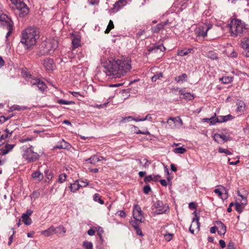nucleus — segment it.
I'll return each instance as SVG.
<instances>
[{
	"mask_svg": "<svg viewBox=\"0 0 249 249\" xmlns=\"http://www.w3.org/2000/svg\"><path fill=\"white\" fill-rule=\"evenodd\" d=\"M131 61L128 58H124L109 61L104 65V71L111 78H121L131 69Z\"/></svg>",
	"mask_w": 249,
	"mask_h": 249,
	"instance_id": "f257e3e1",
	"label": "nucleus"
},
{
	"mask_svg": "<svg viewBox=\"0 0 249 249\" xmlns=\"http://www.w3.org/2000/svg\"><path fill=\"white\" fill-rule=\"evenodd\" d=\"M39 37L38 29L35 27H29L22 32L20 42L29 49L36 45Z\"/></svg>",
	"mask_w": 249,
	"mask_h": 249,
	"instance_id": "f03ea898",
	"label": "nucleus"
},
{
	"mask_svg": "<svg viewBox=\"0 0 249 249\" xmlns=\"http://www.w3.org/2000/svg\"><path fill=\"white\" fill-rule=\"evenodd\" d=\"M231 35L234 36H241L244 34L249 32L248 25L241 19L233 18L229 24Z\"/></svg>",
	"mask_w": 249,
	"mask_h": 249,
	"instance_id": "7ed1b4c3",
	"label": "nucleus"
},
{
	"mask_svg": "<svg viewBox=\"0 0 249 249\" xmlns=\"http://www.w3.org/2000/svg\"><path fill=\"white\" fill-rule=\"evenodd\" d=\"M11 2L10 7L16 9L18 12L20 17H23L29 12V9L27 5L23 2V0H10Z\"/></svg>",
	"mask_w": 249,
	"mask_h": 249,
	"instance_id": "20e7f679",
	"label": "nucleus"
},
{
	"mask_svg": "<svg viewBox=\"0 0 249 249\" xmlns=\"http://www.w3.org/2000/svg\"><path fill=\"white\" fill-rule=\"evenodd\" d=\"M23 158L27 160L28 162H34L39 158V155L36 152L34 151V147L31 146L26 149L22 155Z\"/></svg>",
	"mask_w": 249,
	"mask_h": 249,
	"instance_id": "39448f33",
	"label": "nucleus"
},
{
	"mask_svg": "<svg viewBox=\"0 0 249 249\" xmlns=\"http://www.w3.org/2000/svg\"><path fill=\"white\" fill-rule=\"evenodd\" d=\"M43 45L44 46L43 54H51L57 47L58 42L54 39L48 40L45 41Z\"/></svg>",
	"mask_w": 249,
	"mask_h": 249,
	"instance_id": "423d86ee",
	"label": "nucleus"
},
{
	"mask_svg": "<svg viewBox=\"0 0 249 249\" xmlns=\"http://www.w3.org/2000/svg\"><path fill=\"white\" fill-rule=\"evenodd\" d=\"M56 229H58L61 230V231L64 234L66 232V230L64 227L62 225H60L57 228H54L53 226H51L48 229L41 231V234L44 235L45 237H49L53 235L54 233L58 232V231H56Z\"/></svg>",
	"mask_w": 249,
	"mask_h": 249,
	"instance_id": "0eeeda50",
	"label": "nucleus"
},
{
	"mask_svg": "<svg viewBox=\"0 0 249 249\" xmlns=\"http://www.w3.org/2000/svg\"><path fill=\"white\" fill-rule=\"evenodd\" d=\"M152 209V210L156 209L154 212L155 214H160L165 213L168 209V207L164 205L162 201L157 200L153 203Z\"/></svg>",
	"mask_w": 249,
	"mask_h": 249,
	"instance_id": "6e6552de",
	"label": "nucleus"
},
{
	"mask_svg": "<svg viewBox=\"0 0 249 249\" xmlns=\"http://www.w3.org/2000/svg\"><path fill=\"white\" fill-rule=\"evenodd\" d=\"M211 25L204 24L200 26L196 31V34L197 36L205 37L207 35L208 31L212 28Z\"/></svg>",
	"mask_w": 249,
	"mask_h": 249,
	"instance_id": "1a4fd4ad",
	"label": "nucleus"
},
{
	"mask_svg": "<svg viewBox=\"0 0 249 249\" xmlns=\"http://www.w3.org/2000/svg\"><path fill=\"white\" fill-rule=\"evenodd\" d=\"M193 214L195 215V217L193 219L192 223L189 228V231L192 233H194L195 230L199 231L200 228V224L199 222V217L197 215L196 211L193 213Z\"/></svg>",
	"mask_w": 249,
	"mask_h": 249,
	"instance_id": "9d476101",
	"label": "nucleus"
},
{
	"mask_svg": "<svg viewBox=\"0 0 249 249\" xmlns=\"http://www.w3.org/2000/svg\"><path fill=\"white\" fill-rule=\"evenodd\" d=\"M166 123L171 126L172 128H174L176 125L180 127L183 125L182 120L179 117H170Z\"/></svg>",
	"mask_w": 249,
	"mask_h": 249,
	"instance_id": "9b49d317",
	"label": "nucleus"
},
{
	"mask_svg": "<svg viewBox=\"0 0 249 249\" xmlns=\"http://www.w3.org/2000/svg\"><path fill=\"white\" fill-rule=\"evenodd\" d=\"M0 23L4 28L9 27V26H13V22L5 14H1L0 16Z\"/></svg>",
	"mask_w": 249,
	"mask_h": 249,
	"instance_id": "f8f14e48",
	"label": "nucleus"
},
{
	"mask_svg": "<svg viewBox=\"0 0 249 249\" xmlns=\"http://www.w3.org/2000/svg\"><path fill=\"white\" fill-rule=\"evenodd\" d=\"M33 211L31 209L27 210L25 213L22 214L21 218L24 224L26 225H30L32 223V220L30 216L33 213Z\"/></svg>",
	"mask_w": 249,
	"mask_h": 249,
	"instance_id": "ddd939ff",
	"label": "nucleus"
},
{
	"mask_svg": "<svg viewBox=\"0 0 249 249\" xmlns=\"http://www.w3.org/2000/svg\"><path fill=\"white\" fill-rule=\"evenodd\" d=\"M165 49V48L162 45H158L155 44L153 47L148 49V51L150 53H159L161 54H163Z\"/></svg>",
	"mask_w": 249,
	"mask_h": 249,
	"instance_id": "4468645a",
	"label": "nucleus"
},
{
	"mask_svg": "<svg viewBox=\"0 0 249 249\" xmlns=\"http://www.w3.org/2000/svg\"><path fill=\"white\" fill-rule=\"evenodd\" d=\"M32 86H36L41 92L44 91L47 88L44 82L39 79H34L31 81Z\"/></svg>",
	"mask_w": 249,
	"mask_h": 249,
	"instance_id": "2eb2a0df",
	"label": "nucleus"
},
{
	"mask_svg": "<svg viewBox=\"0 0 249 249\" xmlns=\"http://www.w3.org/2000/svg\"><path fill=\"white\" fill-rule=\"evenodd\" d=\"M174 90L178 91V94L180 95V97L181 98H183L188 100H191L194 98L193 95L189 92H185L184 90L182 89H180L178 88L177 89H175Z\"/></svg>",
	"mask_w": 249,
	"mask_h": 249,
	"instance_id": "dca6fc26",
	"label": "nucleus"
},
{
	"mask_svg": "<svg viewBox=\"0 0 249 249\" xmlns=\"http://www.w3.org/2000/svg\"><path fill=\"white\" fill-rule=\"evenodd\" d=\"M133 217L136 220L141 222H143V217L142 211L139 208H135L133 212Z\"/></svg>",
	"mask_w": 249,
	"mask_h": 249,
	"instance_id": "f3484780",
	"label": "nucleus"
},
{
	"mask_svg": "<svg viewBox=\"0 0 249 249\" xmlns=\"http://www.w3.org/2000/svg\"><path fill=\"white\" fill-rule=\"evenodd\" d=\"M217 232L219 235H224L226 232V226L220 221H216Z\"/></svg>",
	"mask_w": 249,
	"mask_h": 249,
	"instance_id": "a211bd4d",
	"label": "nucleus"
},
{
	"mask_svg": "<svg viewBox=\"0 0 249 249\" xmlns=\"http://www.w3.org/2000/svg\"><path fill=\"white\" fill-rule=\"evenodd\" d=\"M127 0H119L117 1L113 5L112 10L114 12H116L121 9L124 6L126 5Z\"/></svg>",
	"mask_w": 249,
	"mask_h": 249,
	"instance_id": "6ab92c4d",
	"label": "nucleus"
},
{
	"mask_svg": "<svg viewBox=\"0 0 249 249\" xmlns=\"http://www.w3.org/2000/svg\"><path fill=\"white\" fill-rule=\"evenodd\" d=\"M71 145L68 142H66L64 140H62L57 145L54 147V149H70Z\"/></svg>",
	"mask_w": 249,
	"mask_h": 249,
	"instance_id": "aec40b11",
	"label": "nucleus"
},
{
	"mask_svg": "<svg viewBox=\"0 0 249 249\" xmlns=\"http://www.w3.org/2000/svg\"><path fill=\"white\" fill-rule=\"evenodd\" d=\"M168 23V21L167 20L157 24L156 26H154L151 29L152 32L154 33H159L161 29H163L165 26L167 25Z\"/></svg>",
	"mask_w": 249,
	"mask_h": 249,
	"instance_id": "412c9836",
	"label": "nucleus"
},
{
	"mask_svg": "<svg viewBox=\"0 0 249 249\" xmlns=\"http://www.w3.org/2000/svg\"><path fill=\"white\" fill-rule=\"evenodd\" d=\"M15 146L14 144H6L3 148L0 149V156L7 154Z\"/></svg>",
	"mask_w": 249,
	"mask_h": 249,
	"instance_id": "4be33fe9",
	"label": "nucleus"
},
{
	"mask_svg": "<svg viewBox=\"0 0 249 249\" xmlns=\"http://www.w3.org/2000/svg\"><path fill=\"white\" fill-rule=\"evenodd\" d=\"M53 61L51 58L46 59L44 62V67L48 71H52L53 69Z\"/></svg>",
	"mask_w": 249,
	"mask_h": 249,
	"instance_id": "5701e85b",
	"label": "nucleus"
},
{
	"mask_svg": "<svg viewBox=\"0 0 249 249\" xmlns=\"http://www.w3.org/2000/svg\"><path fill=\"white\" fill-rule=\"evenodd\" d=\"M81 40L79 36H74L72 40V49H75L80 45Z\"/></svg>",
	"mask_w": 249,
	"mask_h": 249,
	"instance_id": "b1692460",
	"label": "nucleus"
},
{
	"mask_svg": "<svg viewBox=\"0 0 249 249\" xmlns=\"http://www.w3.org/2000/svg\"><path fill=\"white\" fill-rule=\"evenodd\" d=\"M241 47L246 51H249V37L244 38L241 41Z\"/></svg>",
	"mask_w": 249,
	"mask_h": 249,
	"instance_id": "393cba45",
	"label": "nucleus"
},
{
	"mask_svg": "<svg viewBox=\"0 0 249 249\" xmlns=\"http://www.w3.org/2000/svg\"><path fill=\"white\" fill-rule=\"evenodd\" d=\"M236 105L237 106L236 111L238 112H243L246 107L245 104L241 100H238L236 102Z\"/></svg>",
	"mask_w": 249,
	"mask_h": 249,
	"instance_id": "a878e982",
	"label": "nucleus"
},
{
	"mask_svg": "<svg viewBox=\"0 0 249 249\" xmlns=\"http://www.w3.org/2000/svg\"><path fill=\"white\" fill-rule=\"evenodd\" d=\"M219 139H222L223 142H227L229 140V137H227L226 135L224 134H215L214 136V140L215 141H217Z\"/></svg>",
	"mask_w": 249,
	"mask_h": 249,
	"instance_id": "bb28decb",
	"label": "nucleus"
},
{
	"mask_svg": "<svg viewBox=\"0 0 249 249\" xmlns=\"http://www.w3.org/2000/svg\"><path fill=\"white\" fill-rule=\"evenodd\" d=\"M80 187V184L78 180H76L73 183L71 184L70 189L71 192H74L78 190Z\"/></svg>",
	"mask_w": 249,
	"mask_h": 249,
	"instance_id": "cd10ccee",
	"label": "nucleus"
},
{
	"mask_svg": "<svg viewBox=\"0 0 249 249\" xmlns=\"http://www.w3.org/2000/svg\"><path fill=\"white\" fill-rule=\"evenodd\" d=\"M225 122V120L224 119L223 116H219L214 120L211 121L210 124L211 125H214L216 123H223Z\"/></svg>",
	"mask_w": 249,
	"mask_h": 249,
	"instance_id": "c85d7f7f",
	"label": "nucleus"
},
{
	"mask_svg": "<svg viewBox=\"0 0 249 249\" xmlns=\"http://www.w3.org/2000/svg\"><path fill=\"white\" fill-rule=\"evenodd\" d=\"M86 161L89 163L95 164L97 162L99 161V159L97 158V156L94 155L87 159Z\"/></svg>",
	"mask_w": 249,
	"mask_h": 249,
	"instance_id": "c756f323",
	"label": "nucleus"
},
{
	"mask_svg": "<svg viewBox=\"0 0 249 249\" xmlns=\"http://www.w3.org/2000/svg\"><path fill=\"white\" fill-rule=\"evenodd\" d=\"M32 177L34 178H37L39 180H41L43 178V174L39 171L34 172L32 175Z\"/></svg>",
	"mask_w": 249,
	"mask_h": 249,
	"instance_id": "7c9ffc66",
	"label": "nucleus"
},
{
	"mask_svg": "<svg viewBox=\"0 0 249 249\" xmlns=\"http://www.w3.org/2000/svg\"><path fill=\"white\" fill-rule=\"evenodd\" d=\"M192 50V49H184L178 51L177 54L179 56H183L187 55Z\"/></svg>",
	"mask_w": 249,
	"mask_h": 249,
	"instance_id": "2f4dec72",
	"label": "nucleus"
},
{
	"mask_svg": "<svg viewBox=\"0 0 249 249\" xmlns=\"http://www.w3.org/2000/svg\"><path fill=\"white\" fill-rule=\"evenodd\" d=\"M187 76L185 73H183L180 75L178 76L175 78V80L179 83L181 81H183V80L187 78Z\"/></svg>",
	"mask_w": 249,
	"mask_h": 249,
	"instance_id": "473e14b6",
	"label": "nucleus"
},
{
	"mask_svg": "<svg viewBox=\"0 0 249 249\" xmlns=\"http://www.w3.org/2000/svg\"><path fill=\"white\" fill-rule=\"evenodd\" d=\"M93 200L94 201L98 202L101 204H103L104 202L101 199V196L99 194H95L93 196Z\"/></svg>",
	"mask_w": 249,
	"mask_h": 249,
	"instance_id": "72a5a7b5",
	"label": "nucleus"
},
{
	"mask_svg": "<svg viewBox=\"0 0 249 249\" xmlns=\"http://www.w3.org/2000/svg\"><path fill=\"white\" fill-rule=\"evenodd\" d=\"M114 27L113 22L111 20H110L108 23V24L107 25V27L106 29V30L105 31V34H108L109 33L110 30L112 29H113Z\"/></svg>",
	"mask_w": 249,
	"mask_h": 249,
	"instance_id": "f704fd0d",
	"label": "nucleus"
},
{
	"mask_svg": "<svg viewBox=\"0 0 249 249\" xmlns=\"http://www.w3.org/2000/svg\"><path fill=\"white\" fill-rule=\"evenodd\" d=\"M176 154H183L186 151V149L182 147L176 148L173 150Z\"/></svg>",
	"mask_w": 249,
	"mask_h": 249,
	"instance_id": "c9c22d12",
	"label": "nucleus"
},
{
	"mask_svg": "<svg viewBox=\"0 0 249 249\" xmlns=\"http://www.w3.org/2000/svg\"><path fill=\"white\" fill-rule=\"evenodd\" d=\"M235 210L237 212H238L239 213H241L243 211L244 206L242 204L238 202H235Z\"/></svg>",
	"mask_w": 249,
	"mask_h": 249,
	"instance_id": "e433bc0d",
	"label": "nucleus"
},
{
	"mask_svg": "<svg viewBox=\"0 0 249 249\" xmlns=\"http://www.w3.org/2000/svg\"><path fill=\"white\" fill-rule=\"evenodd\" d=\"M57 103L61 105H71L74 104V102L66 101L64 99H60L58 100Z\"/></svg>",
	"mask_w": 249,
	"mask_h": 249,
	"instance_id": "4c0bfd02",
	"label": "nucleus"
},
{
	"mask_svg": "<svg viewBox=\"0 0 249 249\" xmlns=\"http://www.w3.org/2000/svg\"><path fill=\"white\" fill-rule=\"evenodd\" d=\"M208 56L209 58L213 59V60H215L217 59V56L214 52L213 51H210L208 53Z\"/></svg>",
	"mask_w": 249,
	"mask_h": 249,
	"instance_id": "58836bf2",
	"label": "nucleus"
},
{
	"mask_svg": "<svg viewBox=\"0 0 249 249\" xmlns=\"http://www.w3.org/2000/svg\"><path fill=\"white\" fill-rule=\"evenodd\" d=\"M218 152L220 153H225L227 155H231V153L227 149H224L221 147H219L218 149Z\"/></svg>",
	"mask_w": 249,
	"mask_h": 249,
	"instance_id": "ea45409f",
	"label": "nucleus"
},
{
	"mask_svg": "<svg viewBox=\"0 0 249 249\" xmlns=\"http://www.w3.org/2000/svg\"><path fill=\"white\" fill-rule=\"evenodd\" d=\"M83 246L86 249H92L93 248V245L91 242H85L83 243Z\"/></svg>",
	"mask_w": 249,
	"mask_h": 249,
	"instance_id": "a19ab883",
	"label": "nucleus"
},
{
	"mask_svg": "<svg viewBox=\"0 0 249 249\" xmlns=\"http://www.w3.org/2000/svg\"><path fill=\"white\" fill-rule=\"evenodd\" d=\"M5 29L8 30V32L6 35V38H8V37L11 35L13 32V26H9V27L6 28Z\"/></svg>",
	"mask_w": 249,
	"mask_h": 249,
	"instance_id": "79ce46f5",
	"label": "nucleus"
},
{
	"mask_svg": "<svg viewBox=\"0 0 249 249\" xmlns=\"http://www.w3.org/2000/svg\"><path fill=\"white\" fill-rule=\"evenodd\" d=\"M44 173L46 177L48 179L50 180L52 178L53 175L49 170H45Z\"/></svg>",
	"mask_w": 249,
	"mask_h": 249,
	"instance_id": "37998d69",
	"label": "nucleus"
},
{
	"mask_svg": "<svg viewBox=\"0 0 249 249\" xmlns=\"http://www.w3.org/2000/svg\"><path fill=\"white\" fill-rule=\"evenodd\" d=\"M66 175L65 174H62L59 175L58 180L60 183L64 182L66 179Z\"/></svg>",
	"mask_w": 249,
	"mask_h": 249,
	"instance_id": "c03bdc74",
	"label": "nucleus"
},
{
	"mask_svg": "<svg viewBox=\"0 0 249 249\" xmlns=\"http://www.w3.org/2000/svg\"><path fill=\"white\" fill-rule=\"evenodd\" d=\"M143 193L145 194H148L151 191V188L149 185H145L143 187Z\"/></svg>",
	"mask_w": 249,
	"mask_h": 249,
	"instance_id": "a18cd8bd",
	"label": "nucleus"
},
{
	"mask_svg": "<svg viewBox=\"0 0 249 249\" xmlns=\"http://www.w3.org/2000/svg\"><path fill=\"white\" fill-rule=\"evenodd\" d=\"M162 76V73H160L159 74L154 75L151 78V80L153 82H156L157 80V79H159L160 77H161Z\"/></svg>",
	"mask_w": 249,
	"mask_h": 249,
	"instance_id": "49530a36",
	"label": "nucleus"
},
{
	"mask_svg": "<svg viewBox=\"0 0 249 249\" xmlns=\"http://www.w3.org/2000/svg\"><path fill=\"white\" fill-rule=\"evenodd\" d=\"M216 114L215 113H214L213 115L210 118H204L202 120V121L203 122H211V121L214 120V118L216 116Z\"/></svg>",
	"mask_w": 249,
	"mask_h": 249,
	"instance_id": "de8ad7c7",
	"label": "nucleus"
},
{
	"mask_svg": "<svg viewBox=\"0 0 249 249\" xmlns=\"http://www.w3.org/2000/svg\"><path fill=\"white\" fill-rule=\"evenodd\" d=\"M153 179H154V178H153L152 176V175H149L148 176H146L144 178V181L145 183H147V182H150V181L153 180Z\"/></svg>",
	"mask_w": 249,
	"mask_h": 249,
	"instance_id": "09e8293b",
	"label": "nucleus"
},
{
	"mask_svg": "<svg viewBox=\"0 0 249 249\" xmlns=\"http://www.w3.org/2000/svg\"><path fill=\"white\" fill-rule=\"evenodd\" d=\"M131 119V120H134V121H135L136 122H140V121H138L140 119H136V118H133L131 116H128L127 117H124V118H123L122 122H125V120H126V119L128 120V119Z\"/></svg>",
	"mask_w": 249,
	"mask_h": 249,
	"instance_id": "8fccbe9b",
	"label": "nucleus"
},
{
	"mask_svg": "<svg viewBox=\"0 0 249 249\" xmlns=\"http://www.w3.org/2000/svg\"><path fill=\"white\" fill-rule=\"evenodd\" d=\"M135 230L136 231V233L137 234L142 236V233L141 230V229L139 228V226H135Z\"/></svg>",
	"mask_w": 249,
	"mask_h": 249,
	"instance_id": "3c124183",
	"label": "nucleus"
},
{
	"mask_svg": "<svg viewBox=\"0 0 249 249\" xmlns=\"http://www.w3.org/2000/svg\"><path fill=\"white\" fill-rule=\"evenodd\" d=\"M214 192L215 193L217 194L218 195V196H220L222 199H223V197L222 196L223 193H222V192L219 189H215L214 190Z\"/></svg>",
	"mask_w": 249,
	"mask_h": 249,
	"instance_id": "603ef678",
	"label": "nucleus"
},
{
	"mask_svg": "<svg viewBox=\"0 0 249 249\" xmlns=\"http://www.w3.org/2000/svg\"><path fill=\"white\" fill-rule=\"evenodd\" d=\"M80 187H86L89 185V182H88V180L87 179H85V181L81 180H80Z\"/></svg>",
	"mask_w": 249,
	"mask_h": 249,
	"instance_id": "864d4df0",
	"label": "nucleus"
},
{
	"mask_svg": "<svg viewBox=\"0 0 249 249\" xmlns=\"http://www.w3.org/2000/svg\"><path fill=\"white\" fill-rule=\"evenodd\" d=\"M117 213L121 217H125L126 216V213L123 210L118 211Z\"/></svg>",
	"mask_w": 249,
	"mask_h": 249,
	"instance_id": "5fc2aeb1",
	"label": "nucleus"
},
{
	"mask_svg": "<svg viewBox=\"0 0 249 249\" xmlns=\"http://www.w3.org/2000/svg\"><path fill=\"white\" fill-rule=\"evenodd\" d=\"M189 208L190 209H196V204L194 202L190 203L189 204Z\"/></svg>",
	"mask_w": 249,
	"mask_h": 249,
	"instance_id": "6e6d98bb",
	"label": "nucleus"
},
{
	"mask_svg": "<svg viewBox=\"0 0 249 249\" xmlns=\"http://www.w3.org/2000/svg\"><path fill=\"white\" fill-rule=\"evenodd\" d=\"M173 234H168L165 235V240L167 241H170L173 238Z\"/></svg>",
	"mask_w": 249,
	"mask_h": 249,
	"instance_id": "4d7b16f0",
	"label": "nucleus"
},
{
	"mask_svg": "<svg viewBox=\"0 0 249 249\" xmlns=\"http://www.w3.org/2000/svg\"><path fill=\"white\" fill-rule=\"evenodd\" d=\"M224 119L225 120V122L231 120L233 118V117L231 115H228L226 116H223Z\"/></svg>",
	"mask_w": 249,
	"mask_h": 249,
	"instance_id": "13d9d810",
	"label": "nucleus"
},
{
	"mask_svg": "<svg viewBox=\"0 0 249 249\" xmlns=\"http://www.w3.org/2000/svg\"><path fill=\"white\" fill-rule=\"evenodd\" d=\"M7 138H9L8 134H2V135L0 136V139L1 140H3V141H5V142H6V139Z\"/></svg>",
	"mask_w": 249,
	"mask_h": 249,
	"instance_id": "bf43d9fd",
	"label": "nucleus"
},
{
	"mask_svg": "<svg viewBox=\"0 0 249 249\" xmlns=\"http://www.w3.org/2000/svg\"><path fill=\"white\" fill-rule=\"evenodd\" d=\"M228 249H235L234 243L232 242H230L228 245Z\"/></svg>",
	"mask_w": 249,
	"mask_h": 249,
	"instance_id": "052dcab7",
	"label": "nucleus"
},
{
	"mask_svg": "<svg viewBox=\"0 0 249 249\" xmlns=\"http://www.w3.org/2000/svg\"><path fill=\"white\" fill-rule=\"evenodd\" d=\"M70 92L74 97H77L78 96H81V95L79 92L76 91H70Z\"/></svg>",
	"mask_w": 249,
	"mask_h": 249,
	"instance_id": "680f3d73",
	"label": "nucleus"
},
{
	"mask_svg": "<svg viewBox=\"0 0 249 249\" xmlns=\"http://www.w3.org/2000/svg\"><path fill=\"white\" fill-rule=\"evenodd\" d=\"M219 244L222 248H224L226 247V243L223 240H220L219 241Z\"/></svg>",
	"mask_w": 249,
	"mask_h": 249,
	"instance_id": "e2e57ef3",
	"label": "nucleus"
},
{
	"mask_svg": "<svg viewBox=\"0 0 249 249\" xmlns=\"http://www.w3.org/2000/svg\"><path fill=\"white\" fill-rule=\"evenodd\" d=\"M95 231L92 229H89L88 231V233L90 236H93L95 234Z\"/></svg>",
	"mask_w": 249,
	"mask_h": 249,
	"instance_id": "0e129e2a",
	"label": "nucleus"
},
{
	"mask_svg": "<svg viewBox=\"0 0 249 249\" xmlns=\"http://www.w3.org/2000/svg\"><path fill=\"white\" fill-rule=\"evenodd\" d=\"M221 80L224 83H228L230 82V79L229 77L222 78Z\"/></svg>",
	"mask_w": 249,
	"mask_h": 249,
	"instance_id": "69168bd1",
	"label": "nucleus"
},
{
	"mask_svg": "<svg viewBox=\"0 0 249 249\" xmlns=\"http://www.w3.org/2000/svg\"><path fill=\"white\" fill-rule=\"evenodd\" d=\"M248 200L246 197H244L243 200H241V204H242L243 206L246 205L247 204Z\"/></svg>",
	"mask_w": 249,
	"mask_h": 249,
	"instance_id": "338daca9",
	"label": "nucleus"
},
{
	"mask_svg": "<svg viewBox=\"0 0 249 249\" xmlns=\"http://www.w3.org/2000/svg\"><path fill=\"white\" fill-rule=\"evenodd\" d=\"M160 184L163 186H166L167 185V181L165 179H160Z\"/></svg>",
	"mask_w": 249,
	"mask_h": 249,
	"instance_id": "774afa93",
	"label": "nucleus"
}]
</instances>
